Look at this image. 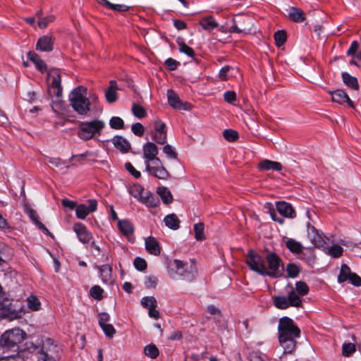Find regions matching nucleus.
Returning a JSON list of instances; mask_svg holds the SVG:
<instances>
[{"instance_id": "obj_1", "label": "nucleus", "mask_w": 361, "mask_h": 361, "mask_svg": "<svg viewBox=\"0 0 361 361\" xmlns=\"http://www.w3.org/2000/svg\"><path fill=\"white\" fill-rule=\"evenodd\" d=\"M300 336V329L292 319L283 317L279 319L278 337L284 354H291L295 351L297 345L296 338Z\"/></svg>"}, {"instance_id": "obj_2", "label": "nucleus", "mask_w": 361, "mask_h": 361, "mask_svg": "<svg viewBox=\"0 0 361 361\" xmlns=\"http://www.w3.org/2000/svg\"><path fill=\"white\" fill-rule=\"evenodd\" d=\"M143 158L146 171L152 176L161 179L168 180L171 175L167 169L163 166L161 159L157 157L158 148L152 142H148L142 147Z\"/></svg>"}, {"instance_id": "obj_3", "label": "nucleus", "mask_w": 361, "mask_h": 361, "mask_svg": "<svg viewBox=\"0 0 361 361\" xmlns=\"http://www.w3.org/2000/svg\"><path fill=\"white\" fill-rule=\"evenodd\" d=\"M27 334L20 328L6 331L0 337V347L4 351L18 353L19 344L26 338Z\"/></svg>"}, {"instance_id": "obj_4", "label": "nucleus", "mask_w": 361, "mask_h": 361, "mask_svg": "<svg viewBox=\"0 0 361 361\" xmlns=\"http://www.w3.org/2000/svg\"><path fill=\"white\" fill-rule=\"evenodd\" d=\"M171 276L188 282L192 281L196 276L197 269L195 264H188L179 259H173L169 265Z\"/></svg>"}, {"instance_id": "obj_5", "label": "nucleus", "mask_w": 361, "mask_h": 361, "mask_svg": "<svg viewBox=\"0 0 361 361\" xmlns=\"http://www.w3.org/2000/svg\"><path fill=\"white\" fill-rule=\"evenodd\" d=\"M69 102L74 111L79 114L87 115L90 110V102L87 97V88L83 86H78L71 91Z\"/></svg>"}, {"instance_id": "obj_6", "label": "nucleus", "mask_w": 361, "mask_h": 361, "mask_svg": "<svg viewBox=\"0 0 361 361\" xmlns=\"http://www.w3.org/2000/svg\"><path fill=\"white\" fill-rule=\"evenodd\" d=\"M267 262V267L265 265L264 276H267L273 279H277L283 276V262L281 258L274 252H268L264 257V262Z\"/></svg>"}, {"instance_id": "obj_7", "label": "nucleus", "mask_w": 361, "mask_h": 361, "mask_svg": "<svg viewBox=\"0 0 361 361\" xmlns=\"http://www.w3.org/2000/svg\"><path fill=\"white\" fill-rule=\"evenodd\" d=\"M0 318L7 319L10 321L20 319L25 313L22 308H16L13 305L11 299L6 296L4 293H0Z\"/></svg>"}, {"instance_id": "obj_8", "label": "nucleus", "mask_w": 361, "mask_h": 361, "mask_svg": "<svg viewBox=\"0 0 361 361\" xmlns=\"http://www.w3.org/2000/svg\"><path fill=\"white\" fill-rule=\"evenodd\" d=\"M104 126V123L100 120H94L90 122H80L78 135L82 140H89L93 138L96 135H99Z\"/></svg>"}, {"instance_id": "obj_9", "label": "nucleus", "mask_w": 361, "mask_h": 361, "mask_svg": "<svg viewBox=\"0 0 361 361\" xmlns=\"http://www.w3.org/2000/svg\"><path fill=\"white\" fill-rule=\"evenodd\" d=\"M291 290L288 293V296H274L273 303L274 306L279 310H286L289 307H300L302 306V300L297 295L295 290L290 286Z\"/></svg>"}, {"instance_id": "obj_10", "label": "nucleus", "mask_w": 361, "mask_h": 361, "mask_svg": "<svg viewBox=\"0 0 361 361\" xmlns=\"http://www.w3.org/2000/svg\"><path fill=\"white\" fill-rule=\"evenodd\" d=\"M245 262L252 271L258 274L264 276V274H267L265 271L264 257H263L255 251L252 250H249L245 257Z\"/></svg>"}, {"instance_id": "obj_11", "label": "nucleus", "mask_w": 361, "mask_h": 361, "mask_svg": "<svg viewBox=\"0 0 361 361\" xmlns=\"http://www.w3.org/2000/svg\"><path fill=\"white\" fill-rule=\"evenodd\" d=\"M25 349L31 353H35L37 356V361H56L52 356L43 353V348L41 346V338H37L35 342H26Z\"/></svg>"}, {"instance_id": "obj_12", "label": "nucleus", "mask_w": 361, "mask_h": 361, "mask_svg": "<svg viewBox=\"0 0 361 361\" xmlns=\"http://www.w3.org/2000/svg\"><path fill=\"white\" fill-rule=\"evenodd\" d=\"M47 80L50 81L49 93L51 91L53 94L57 97L62 96L63 88L61 86V74L58 70L54 69L49 71L47 74Z\"/></svg>"}, {"instance_id": "obj_13", "label": "nucleus", "mask_w": 361, "mask_h": 361, "mask_svg": "<svg viewBox=\"0 0 361 361\" xmlns=\"http://www.w3.org/2000/svg\"><path fill=\"white\" fill-rule=\"evenodd\" d=\"M152 139L159 145H164L167 140L166 126L164 123L158 118L154 121Z\"/></svg>"}, {"instance_id": "obj_14", "label": "nucleus", "mask_w": 361, "mask_h": 361, "mask_svg": "<svg viewBox=\"0 0 361 361\" xmlns=\"http://www.w3.org/2000/svg\"><path fill=\"white\" fill-rule=\"evenodd\" d=\"M167 99L169 104L173 109L185 111L192 109V104L189 102H182L179 96L172 89L167 90Z\"/></svg>"}, {"instance_id": "obj_15", "label": "nucleus", "mask_w": 361, "mask_h": 361, "mask_svg": "<svg viewBox=\"0 0 361 361\" xmlns=\"http://www.w3.org/2000/svg\"><path fill=\"white\" fill-rule=\"evenodd\" d=\"M89 206L84 204L78 205L75 208V214L77 218L80 219H85L86 216L90 213L94 212L97 209V201L94 199L88 200Z\"/></svg>"}, {"instance_id": "obj_16", "label": "nucleus", "mask_w": 361, "mask_h": 361, "mask_svg": "<svg viewBox=\"0 0 361 361\" xmlns=\"http://www.w3.org/2000/svg\"><path fill=\"white\" fill-rule=\"evenodd\" d=\"M73 231L76 233L78 240L82 243H89L92 238V233L87 229L82 223H76L73 225Z\"/></svg>"}, {"instance_id": "obj_17", "label": "nucleus", "mask_w": 361, "mask_h": 361, "mask_svg": "<svg viewBox=\"0 0 361 361\" xmlns=\"http://www.w3.org/2000/svg\"><path fill=\"white\" fill-rule=\"evenodd\" d=\"M54 38L51 35H44L39 37L36 44V49L41 51L49 52L54 49Z\"/></svg>"}, {"instance_id": "obj_18", "label": "nucleus", "mask_w": 361, "mask_h": 361, "mask_svg": "<svg viewBox=\"0 0 361 361\" xmlns=\"http://www.w3.org/2000/svg\"><path fill=\"white\" fill-rule=\"evenodd\" d=\"M276 209L285 218L294 219L296 216V212L292 205L284 201L276 202Z\"/></svg>"}, {"instance_id": "obj_19", "label": "nucleus", "mask_w": 361, "mask_h": 361, "mask_svg": "<svg viewBox=\"0 0 361 361\" xmlns=\"http://www.w3.org/2000/svg\"><path fill=\"white\" fill-rule=\"evenodd\" d=\"M331 95V99L334 102H337L340 104H343L344 103H348V106L353 108L354 103L349 98L347 93L343 90H337L335 91L329 92Z\"/></svg>"}, {"instance_id": "obj_20", "label": "nucleus", "mask_w": 361, "mask_h": 361, "mask_svg": "<svg viewBox=\"0 0 361 361\" xmlns=\"http://www.w3.org/2000/svg\"><path fill=\"white\" fill-rule=\"evenodd\" d=\"M114 146L122 153H127L130 151L131 145L130 142L121 135H116L111 139Z\"/></svg>"}, {"instance_id": "obj_21", "label": "nucleus", "mask_w": 361, "mask_h": 361, "mask_svg": "<svg viewBox=\"0 0 361 361\" xmlns=\"http://www.w3.org/2000/svg\"><path fill=\"white\" fill-rule=\"evenodd\" d=\"M27 58L30 61L33 62L40 72L45 73L47 71V66L40 56L35 51H30L27 53Z\"/></svg>"}, {"instance_id": "obj_22", "label": "nucleus", "mask_w": 361, "mask_h": 361, "mask_svg": "<svg viewBox=\"0 0 361 361\" xmlns=\"http://www.w3.org/2000/svg\"><path fill=\"white\" fill-rule=\"evenodd\" d=\"M288 18L295 23H302L305 20L306 14L300 8L292 6L288 11Z\"/></svg>"}, {"instance_id": "obj_23", "label": "nucleus", "mask_w": 361, "mask_h": 361, "mask_svg": "<svg viewBox=\"0 0 361 361\" xmlns=\"http://www.w3.org/2000/svg\"><path fill=\"white\" fill-rule=\"evenodd\" d=\"M147 251L151 254L158 256L161 253V248L159 242L154 237H149L145 240Z\"/></svg>"}, {"instance_id": "obj_24", "label": "nucleus", "mask_w": 361, "mask_h": 361, "mask_svg": "<svg viewBox=\"0 0 361 361\" xmlns=\"http://www.w3.org/2000/svg\"><path fill=\"white\" fill-rule=\"evenodd\" d=\"M27 214L32 221L35 224V225L41 230L44 233L47 235L52 236L51 232L47 228V227L39 220V216L35 210L33 209H29L27 211Z\"/></svg>"}, {"instance_id": "obj_25", "label": "nucleus", "mask_w": 361, "mask_h": 361, "mask_svg": "<svg viewBox=\"0 0 361 361\" xmlns=\"http://www.w3.org/2000/svg\"><path fill=\"white\" fill-rule=\"evenodd\" d=\"M118 228L120 232L125 236L129 237L134 233L133 224L128 219L118 220Z\"/></svg>"}, {"instance_id": "obj_26", "label": "nucleus", "mask_w": 361, "mask_h": 361, "mask_svg": "<svg viewBox=\"0 0 361 361\" xmlns=\"http://www.w3.org/2000/svg\"><path fill=\"white\" fill-rule=\"evenodd\" d=\"M258 168L259 170L263 171L273 170L279 171L282 169L283 166L279 162L271 161L269 159H264L259 163Z\"/></svg>"}, {"instance_id": "obj_27", "label": "nucleus", "mask_w": 361, "mask_h": 361, "mask_svg": "<svg viewBox=\"0 0 361 361\" xmlns=\"http://www.w3.org/2000/svg\"><path fill=\"white\" fill-rule=\"evenodd\" d=\"M141 202L147 207L152 208L158 207L160 204L159 197L149 191L145 192Z\"/></svg>"}, {"instance_id": "obj_28", "label": "nucleus", "mask_w": 361, "mask_h": 361, "mask_svg": "<svg viewBox=\"0 0 361 361\" xmlns=\"http://www.w3.org/2000/svg\"><path fill=\"white\" fill-rule=\"evenodd\" d=\"M117 88L118 87H117L116 81L111 80L109 82V86L105 92V97H106V101L109 103L111 104V103L115 102L117 100V99H118L117 93H116Z\"/></svg>"}, {"instance_id": "obj_29", "label": "nucleus", "mask_w": 361, "mask_h": 361, "mask_svg": "<svg viewBox=\"0 0 361 361\" xmlns=\"http://www.w3.org/2000/svg\"><path fill=\"white\" fill-rule=\"evenodd\" d=\"M307 235L314 245H318L323 241L322 236L319 233V231L310 223L307 224Z\"/></svg>"}, {"instance_id": "obj_30", "label": "nucleus", "mask_w": 361, "mask_h": 361, "mask_svg": "<svg viewBox=\"0 0 361 361\" xmlns=\"http://www.w3.org/2000/svg\"><path fill=\"white\" fill-rule=\"evenodd\" d=\"M95 268L99 269L100 272V277L104 283H109L111 281L112 277V269L109 264H104L102 266L96 265Z\"/></svg>"}, {"instance_id": "obj_31", "label": "nucleus", "mask_w": 361, "mask_h": 361, "mask_svg": "<svg viewBox=\"0 0 361 361\" xmlns=\"http://www.w3.org/2000/svg\"><path fill=\"white\" fill-rule=\"evenodd\" d=\"M41 346L43 348V353H48V352L54 353L58 347L56 342L50 338H41Z\"/></svg>"}, {"instance_id": "obj_32", "label": "nucleus", "mask_w": 361, "mask_h": 361, "mask_svg": "<svg viewBox=\"0 0 361 361\" xmlns=\"http://www.w3.org/2000/svg\"><path fill=\"white\" fill-rule=\"evenodd\" d=\"M286 247L294 254H302L303 246L300 242L293 238H289L285 242Z\"/></svg>"}, {"instance_id": "obj_33", "label": "nucleus", "mask_w": 361, "mask_h": 361, "mask_svg": "<svg viewBox=\"0 0 361 361\" xmlns=\"http://www.w3.org/2000/svg\"><path fill=\"white\" fill-rule=\"evenodd\" d=\"M200 25L205 30L211 32L212 30L216 28L219 25L218 23L212 16L205 17L200 20Z\"/></svg>"}, {"instance_id": "obj_34", "label": "nucleus", "mask_w": 361, "mask_h": 361, "mask_svg": "<svg viewBox=\"0 0 361 361\" xmlns=\"http://www.w3.org/2000/svg\"><path fill=\"white\" fill-rule=\"evenodd\" d=\"M341 76H342L343 82L348 87H349L350 88H351L354 90H357L359 89L358 81L355 77L350 75L347 72H343L341 74Z\"/></svg>"}, {"instance_id": "obj_35", "label": "nucleus", "mask_w": 361, "mask_h": 361, "mask_svg": "<svg viewBox=\"0 0 361 361\" xmlns=\"http://www.w3.org/2000/svg\"><path fill=\"white\" fill-rule=\"evenodd\" d=\"M164 221L165 225L171 229L177 230L180 227V220L175 214L166 215Z\"/></svg>"}, {"instance_id": "obj_36", "label": "nucleus", "mask_w": 361, "mask_h": 361, "mask_svg": "<svg viewBox=\"0 0 361 361\" xmlns=\"http://www.w3.org/2000/svg\"><path fill=\"white\" fill-rule=\"evenodd\" d=\"M91 155V152L89 151H86L85 152L82 154L72 155L71 157L69 159V162L71 163V166H77L79 165L83 164L87 157Z\"/></svg>"}, {"instance_id": "obj_37", "label": "nucleus", "mask_w": 361, "mask_h": 361, "mask_svg": "<svg viewBox=\"0 0 361 361\" xmlns=\"http://www.w3.org/2000/svg\"><path fill=\"white\" fill-rule=\"evenodd\" d=\"M157 192L164 204H168L172 202L173 196L167 188L159 187Z\"/></svg>"}, {"instance_id": "obj_38", "label": "nucleus", "mask_w": 361, "mask_h": 361, "mask_svg": "<svg viewBox=\"0 0 361 361\" xmlns=\"http://www.w3.org/2000/svg\"><path fill=\"white\" fill-rule=\"evenodd\" d=\"M353 274L351 272L350 267L345 264H343L341 265L340 273L338 276V283H343L346 281H348V279L350 277V276Z\"/></svg>"}, {"instance_id": "obj_39", "label": "nucleus", "mask_w": 361, "mask_h": 361, "mask_svg": "<svg viewBox=\"0 0 361 361\" xmlns=\"http://www.w3.org/2000/svg\"><path fill=\"white\" fill-rule=\"evenodd\" d=\"M144 353L146 356L155 359L159 356V351L154 344H149L145 347Z\"/></svg>"}, {"instance_id": "obj_40", "label": "nucleus", "mask_w": 361, "mask_h": 361, "mask_svg": "<svg viewBox=\"0 0 361 361\" xmlns=\"http://www.w3.org/2000/svg\"><path fill=\"white\" fill-rule=\"evenodd\" d=\"M27 302L28 307L32 311H37L40 309L41 303H40L39 299L33 295H30L27 298Z\"/></svg>"}, {"instance_id": "obj_41", "label": "nucleus", "mask_w": 361, "mask_h": 361, "mask_svg": "<svg viewBox=\"0 0 361 361\" xmlns=\"http://www.w3.org/2000/svg\"><path fill=\"white\" fill-rule=\"evenodd\" d=\"M295 293L300 297L307 295L309 292V287L304 281H297L295 283Z\"/></svg>"}, {"instance_id": "obj_42", "label": "nucleus", "mask_w": 361, "mask_h": 361, "mask_svg": "<svg viewBox=\"0 0 361 361\" xmlns=\"http://www.w3.org/2000/svg\"><path fill=\"white\" fill-rule=\"evenodd\" d=\"M204 225L203 223H198L194 225L195 238L197 240H203L205 239Z\"/></svg>"}, {"instance_id": "obj_43", "label": "nucleus", "mask_w": 361, "mask_h": 361, "mask_svg": "<svg viewBox=\"0 0 361 361\" xmlns=\"http://www.w3.org/2000/svg\"><path fill=\"white\" fill-rule=\"evenodd\" d=\"M132 112L133 115L138 118H142L147 116L145 109L142 106L135 103L132 106Z\"/></svg>"}, {"instance_id": "obj_44", "label": "nucleus", "mask_w": 361, "mask_h": 361, "mask_svg": "<svg viewBox=\"0 0 361 361\" xmlns=\"http://www.w3.org/2000/svg\"><path fill=\"white\" fill-rule=\"evenodd\" d=\"M104 290L98 285L93 286L90 290V295L97 300H101L103 298Z\"/></svg>"}, {"instance_id": "obj_45", "label": "nucleus", "mask_w": 361, "mask_h": 361, "mask_svg": "<svg viewBox=\"0 0 361 361\" xmlns=\"http://www.w3.org/2000/svg\"><path fill=\"white\" fill-rule=\"evenodd\" d=\"M286 269L288 274V276L290 278L297 277L300 272V267L294 263L288 264Z\"/></svg>"}, {"instance_id": "obj_46", "label": "nucleus", "mask_w": 361, "mask_h": 361, "mask_svg": "<svg viewBox=\"0 0 361 361\" xmlns=\"http://www.w3.org/2000/svg\"><path fill=\"white\" fill-rule=\"evenodd\" d=\"M287 39L286 32L284 30H278L274 33V40L277 47L283 45Z\"/></svg>"}, {"instance_id": "obj_47", "label": "nucleus", "mask_w": 361, "mask_h": 361, "mask_svg": "<svg viewBox=\"0 0 361 361\" xmlns=\"http://www.w3.org/2000/svg\"><path fill=\"white\" fill-rule=\"evenodd\" d=\"M144 192V188L140 185H134L130 189V193L135 198L137 199L140 202H141L144 195L142 192Z\"/></svg>"}, {"instance_id": "obj_48", "label": "nucleus", "mask_w": 361, "mask_h": 361, "mask_svg": "<svg viewBox=\"0 0 361 361\" xmlns=\"http://www.w3.org/2000/svg\"><path fill=\"white\" fill-rule=\"evenodd\" d=\"M356 351V347L354 343H345L342 346V354L345 357L351 356Z\"/></svg>"}, {"instance_id": "obj_49", "label": "nucleus", "mask_w": 361, "mask_h": 361, "mask_svg": "<svg viewBox=\"0 0 361 361\" xmlns=\"http://www.w3.org/2000/svg\"><path fill=\"white\" fill-rule=\"evenodd\" d=\"M109 126L113 129L121 130L124 128V121L118 116H113L109 121Z\"/></svg>"}, {"instance_id": "obj_50", "label": "nucleus", "mask_w": 361, "mask_h": 361, "mask_svg": "<svg viewBox=\"0 0 361 361\" xmlns=\"http://www.w3.org/2000/svg\"><path fill=\"white\" fill-rule=\"evenodd\" d=\"M223 135L224 139L228 142H234L239 137L238 133L232 129H226L223 133Z\"/></svg>"}, {"instance_id": "obj_51", "label": "nucleus", "mask_w": 361, "mask_h": 361, "mask_svg": "<svg viewBox=\"0 0 361 361\" xmlns=\"http://www.w3.org/2000/svg\"><path fill=\"white\" fill-rule=\"evenodd\" d=\"M141 305L149 310L150 308L157 307V300L152 296L144 297L141 300Z\"/></svg>"}, {"instance_id": "obj_52", "label": "nucleus", "mask_w": 361, "mask_h": 361, "mask_svg": "<svg viewBox=\"0 0 361 361\" xmlns=\"http://www.w3.org/2000/svg\"><path fill=\"white\" fill-rule=\"evenodd\" d=\"M178 45L179 47V51L182 53L185 54L187 56L190 57L195 56L194 50L188 46L184 42H178Z\"/></svg>"}, {"instance_id": "obj_53", "label": "nucleus", "mask_w": 361, "mask_h": 361, "mask_svg": "<svg viewBox=\"0 0 361 361\" xmlns=\"http://www.w3.org/2000/svg\"><path fill=\"white\" fill-rule=\"evenodd\" d=\"M343 249L338 245H334L329 249V254L334 258H338L342 256Z\"/></svg>"}, {"instance_id": "obj_54", "label": "nucleus", "mask_w": 361, "mask_h": 361, "mask_svg": "<svg viewBox=\"0 0 361 361\" xmlns=\"http://www.w3.org/2000/svg\"><path fill=\"white\" fill-rule=\"evenodd\" d=\"M164 153L167 156L168 158L172 159H178V154L176 152L175 149L170 145H166L163 147Z\"/></svg>"}, {"instance_id": "obj_55", "label": "nucleus", "mask_w": 361, "mask_h": 361, "mask_svg": "<svg viewBox=\"0 0 361 361\" xmlns=\"http://www.w3.org/2000/svg\"><path fill=\"white\" fill-rule=\"evenodd\" d=\"M133 264L136 269L140 271H143L147 269V262L146 261L139 257H137L133 262Z\"/></svg>"}, {"instance_id": "obj_56", "label": "nucleus", "mask_w": 361, "mask_h": 361, "mask_svg": "<svg viewBox=\"0 0 361 361\" xmlns=\"http://www.w3.org/2000/svg\"><path fill=\"white\" fill-rule=\"evenodd\" d=\"M54 19L55 17L53 15L40 18L38 20V26L42 29L46 28L49 23L53 22Z\"/></svg>"}, {"instance_id": "obj_57", "label": "nucleus", "mask_w": 361, "mask_h": 361, "mask_svg": "<svg viewBox=\"0 0 361 361\" xmlns=\"http://www.w3.org/2000/svg\"><path fill=\"white\" fill-rule=\"evenodd\" d=\"M105 334L106 337L112 338L116 334V329L113 325L110 324H106L100 326Z\"/></svg>"}, {"instance_id": "obj_58", "label": "nucleus", "mask_w": 361, "mask_h": 361, "mask_svg": "<svg viewBox=\"0 0 361 361\" xmlns=\"http://www.w3.org/2000/svg\"><path fill=\"white\" fill-rule=\"evenodd\" d=\"M131 130L136 136L141 137L145 133V128L140 123H135L132 125Z\"/></svg>"}, {"instance_id": "obj_59", "label": "nucleus", "mask_w": 361, "mask_h": 361, "mask_svg": "<svg viewBox=\"0 0 361 361\" xmlns=\"http://www.w3.org/2000/svg\"><path fill=\"white\" fill-rule=\"evenodd\" d=\"M125 168L135 178H139L141 177L140 172L137 171L130 162L126 163Z\"/></svg>"}, {"instance_id": "obj_60", "label": "nucleus", "mask_w": 361, "mask_h": 361, "mask_svg": "<svg viewBox=\"0 0 361 361\" xmlns=\"http://www.w3.org/2000/svg\"><path fill=\"white\" fill-rule=\"evenodd\" d=\"M47 161L48 163L52 164L53 166L56 167H61L62 166L66 165V161L62 160L61 158L59 157H47Z\"/></svg>"}, {"instance_id": "obj_61", "label": "nucleus", "mask_w": 361, "mask_h": 361, "mask_svg": "<svg viewBox=\"0 0 361 361\" xmlns=\"http://www.w3.org/2000/svg\"><path fill=\"white\" fill-rule=\"evenodd\" d=\"M164 64L169 71H175L180 63L175 59L172 58H169L165 61Z\"/></svg>"}, {"instance_id": "obj_62", "label": "nucleus", "mask_w": 361, "mask_h": 361, "mask_svg": "<svg viewBox=\"0 0 361 361\" xmlns=\"http://www.w3.org/2000/svg\"><path fill=\"white\" fill-rule=\"evenodd\" d=\"M224 99L228 103L232 104L236 100V94L233 91H226L224 94Z\"/></svg>"}, {"instance_id": "obj_63", "label": "nucleus", "mask_w": 361, "mask_h": 361, "mask_svg": "<svg viewBox=\"0 0 361 361\" xmlns=\"http://www.w3.org/2000/svg\"><path fill=\"white\" fill-rule=\"evenodd\" d=\"M348 280L355 286H361V277L355 273H353Z\"/></svg>"}, {"instance_id": "obj_64", "label": "nucleus", "mask_w": 361, "mask_h": 361, "mask_svg": "<svg viewBox=\"0 0 361 361\" xmlns=\"http://www.w3.org/2000/svg\"><path fill=\"white\" fill-rule=\"evenodd\" d=\"M130 8L129 6L124 4H111L109 8L113 11H119V12H125L128 11Z\"/></svg>"}]
</instances>
